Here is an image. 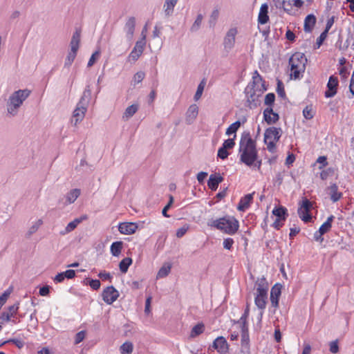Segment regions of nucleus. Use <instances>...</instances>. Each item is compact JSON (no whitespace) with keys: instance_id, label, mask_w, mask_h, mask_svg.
Here are the masks:
<instances>
[{"instance_id":"nucleus-33","label":"nucleus","mask_w":354,"mask_h":354,"mask_svg":"<svg viewBox=\"0 0 354 354\" xmlns=\"http://www.w3.org/2000/svg\"><path fill=\"white\" fill-rule=\"evenodd\" d=\"M132 263V259L130 257L124 258L119 263V268L122 273H126L129 267Z\"/></svg>"},{"instance_id":"nucleus-47","label":"nucleus","mask_w":354,"mask_h":354,"mask_svg":"<svg viewBox=\"0 0 354 354\" xmlns=\"http://www.w3.org/2000/svg\"><path fill=\"white\" fill-rule=\"evenodd\" d=\"M236 138V135L234 136L233 138H229L227 140H225L224 142L223 143L222 147L226 149H232L235 145L234 139Z\"/></svg>"},{"instance_id":"nucleus-48","label":"nucleus","mask_w":354,"mask_h":354,"mask_svg":"<svg viewBox=\"0 0 354 354\" xmlns=\"http://www.w3.org/2000/svg\"><path fill=\"white\" fill-rule=\"evenodd\" d=\"M275 100V95L273 93H268L265 97L264 103L266 105L271 106Z\"/></svg>"},{"instance_id":"nucleus-45","label":"nucleus","mask_w":354,"mask_h":354,"mask_svg":"<svg viewBox=\"0 0 354 354\" xmlns=\"http://www.w3.org/2000/svg\"><path fill=\"white\" fill-rule=\"evenodd\" d=\"M41 224H42V221L39 219L34 225H32L29 228V230L26 234V236L30 237L32 234L35 233Z\"/></svg>"},{"instance_id":"nucleus-30","label":"nucleus","mask_w":354,"mask_h":354,"mask_svg":"<svg viewBox=\"0 0 354 354\" xmlns=\"http://www.w3.org/2000/svg\"><path fill=\"white\" fill-rule=\"evenodd\" d=\"M178 0H165L164 3L165 13L167 17L173 14L174 8L176 5Z\"/></svg>"},{"instance_id":"nucleus-5","label":"nucleus","mask_w":354,"mask_h":354,"mask_svg":"<svg viewBox=\"0 0 354 354\" xmlns=\"http://www.w3.org/2000/svg\"><path fill=\"white\" fill-rule=\"evenodd\" d=\"M208 225L231 235L235 234L239 227V221L235 218L231 216H224L212 220Z\"/></svg>"},{"instance_id":"nucleus-35","label":"nucleus","mask_w":354,"mask_h":354,"mask_svg":"<svg viewBox=\"0 0 354 354\" xmlns=\"http://www.w3.org/2000/svg\"><path fill=\"white\" fill-rule=\"evenodd\" d=\"M203 19V15L202 14H198L196 19L190 28L192 32H197L200 29Z\"/></svg>"},{"instance_id":"nucleus-23","label":"nucleus","mask_w":354,"mask_h":354,"mask_svg":"<svg viewBox=\"0 0 354 354\" xmlns=\"http://www.w3.org/2000/svg\"><path fill=\"white\" fill-rule=\"evenodd\" d=\"M316 23V17L314 15L310 14L307 15L304 20V29L306 32H312Z\"/></svg>"},{"instance_id":"nucleus-60","label":"nucleus","mask_w":354,"mask_h":354,"mask_svg":"<svg viewBox=\"0 0 354 354\" xmlns=\"http://www.w3.org/2000/svg\"><path fill=\"white\" fill-rule=\"evenodd\" d=\"M327 35L328 33L326 32V31H323L319 35V37L317 39L316 45L317 48H319L322 46L324 41L326 39Z\"/></svg>"},{"instance_id":"nucleus-9","label":"nucleus","mask_w":354,"mask_h":354,"mask_svg":"<svg viewBox=\"0 0 354 354\" xmlns=\"http://www.w3.org/2000/svg\"><path fill=\"white\" fill-rule=\"evenodd\" d=\"M136 19L134 17H129L123 28L125 36L129 41H131L136 28Z\"/></svg>"},{"instance_id":"nucleus-8","label":"nucleus","mask_w":354,"mask_h":354,"mask_svg":"<svg viewBox=\"0 0 354 354\" xmlns=\"http://www.w3.org/2000/svg\"><path fill=\"white\" fill-rule=\"evenodd\" d=\"M282 135V129L279 127H271L267 128L264 133V142L268 140L279 141Z\"/></svg>"},{"instance_id":"nucleus-57","label":"nucleus","mask_w":354,"mask_h":354,"mask_svg":"<svg viewBox=\"0 0 354 354\" xmlns=\"http://www.w3.org/2000/svg\"><path fill=\"white\" fill-rule=\"evenodd\" d=\"M249 312H250L249 307L247 306L244 311V313L242 315L240 319L239 320V322L241 323V325H247V319L249 316Z\"/></svg>"},{"instance_id":"nucleus-15","label":"nucleus","mask_w":354,"mask_h":354,"mask_svg":"<svg viewBox=\"0 0 354 354\" xmlns=\"http://www.w3.org/2000/svg\"><path fill=\"white\" fill-rule=\"evenodd\" d=\"M138 229V225L135 223H122L119 224L118 230L123 234H133Z\"/></svg>"},{"instance_id":"nucleus-13","label":"nucleus","mask_w":354,"mask_h":354,"mask_svg":"<svg viewBox=\"0 0 354 354\" xmlns=\"http://www.w3.org/2000/svg\"><path fill=\"white\" fill-rule=\"evenodd\" d=\"M263 119L268 124H275L279 120V115L272 107H268L263 111Z\"/></svg>"},{"instance_id":"nucleus-2","label":"nucleus","mask_w":354,"mask_h":354,"mask_svg":"<svg viewBox=\"0 0 354 354\" xmlns=\"http://www.w3.org/2000/svg\"><path fill=\"white\" fill-rule=\"evenodd\" d=\"M31 91L28 89L18 90L15 91L10 97L7 102V111L11 116H15L18 113V109L23 104Z\"/></svg>"},{"instance_id":"nucleus-62","label":"nucleus","mask_w":354,"mask_h":354,"mask_svg":"<svg viewBox=\"0 0 354 354\" xmlns=\"http://www.w3.org/2000/svg\"><path fill=\"white\" fill-rule=\"evenodd\" d=\"M188 229H189L188 225H184L182 227L178 228L176 231V236L178 238L183 237L185 234V233L187 232Z\"/></svg>"},{"instance_id":"nucleus-51","label":"nucleus","mask_w":354,"mask_h":354,"mask_svg":"<svg viewBox=\"0 0 354 354\" xmlns=\"http://www.w3.org/2000/svg\"><path fill=\"white\" fill-rule=\"evenodd\" d=\"M277 92L279 97H286V93H285V90H284L283 84L281 80H278V82H277Z\"/></svg>"},{"instance_id":"nucleus-55","label":"nucleus","mask_w":354,"mask_h":354,"mask_svg":"<svg viewBox=\"0 0 354 354\" xmlns=\"http://www.w3.org/2000/svg\"><path fill=\"white\" fill-rule=\"evenodd\" d=\"M100 51L99 50L95 51L92 54L91 57H90V59L88 60V64H87L88 67H91L95 64V60L100 56Z\"/></svg>"},{"instance_id":"nucleus-31","label":"nucleus","mask_w":354,"mask_h":354,"mask_svg":"<svg viewBox=\"0 0 354 354\" xmlns=\"http://www.w3.org/2000/svg\"><path fill=\"white\" fill-rule=\"evenodd\" d=\"M268 295H256L254 299L255 305L259 309L263 310L266 307Z\"/></svg>"},{"instance_id":"nucleus-36","label":"nucleus","mask_w":354,"mask_h":354,"mask_svg":"<svg viewBox=\"0 0 354 354\" xmlns=\"http://www.w3.org/2000/svg\"><path fill=\"white\" fill-rule=\"evenodd\" d=\"M171 264L164 265L162 266L157 273V278H164L167 277L170 271H171Z\"/></svg>"},{"instance_id":"nucleus-49","label":"nucleus","mask_w":354,"mask_h":354,"mask_svg":"<svg viewBox=\"0 0 354 354\" xmlns=\"http://www.w3.org/2000/svg\"><path fill=\"white\" fill-rule=\"evenodd\" d=\"M312 207H313L312 203L308 199L305 198L304 199H303L302 203L299 208H302L304 209V211H305L306 212H310V209H312Z\"/></svg>"},{"instance_id":"nucleus-11","label":"nucleus","mask_w":354,"mask_h":354,"mask_svg":"<svg viewBox=\"0 0 354 354\" xmlns=\"http://www.w3.org/2000/svg\"><path fill=\"white\" fill-rule=\"evenodd\" d=\"M282 285L281 283L274 284L270 291V302L272 307L277 308L279 307V299L281 293Z\"/></svg>"},{"instance_id":"nucleus-6","label":"nucleus","mask_w":354,"mask_h":354,"mask_svg":"<svg viewBox=\"0 0 354 354\" xmlns=\"http://www.w3.org/2000/svg\"><path fill=\"white\" fill-rule=\"evenodd\" d=\"M252 79V82L250 83L245 88L248 107L251 109L257 108L260 104L259 100V95H256L254 87L257 84L263 81L261 76L259 74L257 71H254Z\"/></svg>"},{"instance_id":"nucleus-7","label":"nucleus","mask_w":354,"mask_h":354,"mask_svg":"<svg viewBox=\"0 0 354 354\" xmlns=\"http://www.w3.org/2000/svg\"><path fill=\"white\" fill-rule=\"evenodd\" d=\"M119 295L118 291L113 286L106 287L102 294L104 301L109 305L116 301Z\"/></svg>"},{"instance_id":"nucleus-10","label":"nucleus","mask_w":354,"mask_h":354,"mask_svg":"<svg viewBox=\"0 0 354 354\" xmlns=\"http://www.w3.org/2000/svg\"><path fill=\"white\" fill-rule=\"evenodd\" d=\"M338 85L339 82L337 77L334 75L330 76L326 85L327 90L324 93V96L326 98L334 97L337 93Z\"/></svg>"},{"instance_id":"nucleus-32","label":"nucleus","mask_w":354,"mask_h":354,"mask_svg":"<svg viewBox=\"0 0 354 354\" xmlns=\"http://www.w3.org/2000/svg\"><path fill=\"white\" fill-rule=\"evenodd\" d=\"M122 241L113 242L110 248L111 253L114 257H118L122 249Z\"/></svg>"},{"instance_id":"nucleus-28","label":"nucleus","mask_w":354,"mask_h":354,"mask_svg":"<svg viewBox=\"0 0 354 354\" xmlns=\"http://www.w3.org/2000/svg\"><path fill=\"white\" fill-rule=\"evenodd\" d=\"M249 332L247 325H241V346L248 348L249 347Z\"/></svg>"},{"instance_id":"nucleus-22","label":"nucleus","mask_w":354,"mask_h":354,"mask_svg":"<svg viewBox=\"0 0 354 354\" xmlns=\"http://www.w3.org/2000/svg\"><path fill=\"white\" fill-rule=\"evenodd\" d=\"M268 6L266 3L261 5L258 16V22L260 24H265L269 20L268 17Z\"/></svg>"},{"instance_id":"nucleus-39","label":"nucleus","mask_w":354,"mask_h":354,"mask_svg":"<svg viewBox=\"0 0 354 354\" xmlns=\"http://www.w3.org/2000/svg\"><path fill=\"white\" fill-rule=\"evenodd\" d=\"M133 348V344L130 342H125L120 346V351L122 354H130L132 353Z\"/></svg>"},{"instance_id":"nucleus-34","label":"nucleus","mask_w":354,"mask_h":354,"mask_svg":"<svg viewBox=\"0 0 354 354\" xmlns=\"http://www.w3.org/2000/svg\"><path fill=\"white\" fill-rule=\"evenodd\" d=\"M77 50L71 49V51L68 53L64 62V67L69 68L73 61L75 60L77 55Z\"/></svg>"},{"instance_id":"nucleus-54","label":"nucleus","mask_w":354,"mask_h":354,"mask_svg":"<svg viewBox=\"0 0 354 354\" xmlns=\"http://www.w3.org/2000/svg\"><path fill=\"white\" fill-rule=\"evenodd\" d=\"M86 284H88L95 290H98L100 287V281L98 279H88Z\"/></svg>"},{"instance_id":"nucleus-63","label":"nucleus","mask_w":354,"mask_h":354,"mask_svg":"<svg viewBox=\"0 0 354 354\" xmlns=\"http://www.w3.org/2000/svg\"><path fill=\"white\" fill-rule=\"evenodd\" d=\"M283 180V172H278L276 174L275 178H274V182L278 186H280Z\"/></svg>"},{"instance_id":"nucleus-19","label":"nucleus","mask_w":354,"mask_h":354,"mask_svg":"<svg viewBox=\"0 0 354 354\" xmlns=\"http://www.w3.org/2000/svg\"><path fill=\"white\" fill-rule=\"evenodd\" d=\"M253 194L254 193L246 194L240 199V201L237 206V209L239 211L243 212L250 207V204L253 201Z\"/></svg>"},{"instance_id":"nucleus-29","label":"nucleus","mask_w":354,"mask_h":354,"mask_svg":"<svg viewBox=\"0 0 354 354\" xmlns=\"http://www.w3.org/2000/svg\"><path fill=\"white\" fill-rule=\"evenodd\" d=\"M335 216L333 215H330L327 218V220L320 226L319 229V233L321 234H324L327 233L332 227V222L333 221Z\"/></svg>"},{"instance_id":"nucleus-40","label":"nucleus","mask_w":354,"mask_h":354,"mask_svg":"<svg viewBox=\"0 0 354 354\" xmlns=\"http://www.w3.org/2000/svg\"><path fill=\"white\" fill-rule=\"evenodd\" d=\"M299 218L305 223L310 222L312 219V216L310 212H305L302 208H299L297 210Z\"/></svg>"},{"instance_id":"nucleus-64","label":"nucleus","mask_w":354,"mask_h":354,"mask_svg":"<svg viewBox=\"0 0 354 354\" xmlns=\"http://www.w3.org/2000/svg\"><path fill=\"white\" fill-rule=\"evenodd\" d=\"M234 243V240L232 238L225 239L223 241V248L226 250H230Z\"/></svg>"},{"instance_id":"nucleus-43","label":"nucleus","mask_w":354,"mask_h":354,"mask_svg":"<svg viewBox=\"0 0 354 354\" xmlns=\"http://www.w3.org/2000/svg\"><path fill=\"white\" fill-rule=\"evenodd\" d=\"M218 15H219V12L217 9L216 10H214L209 17V27L211 28H213L216 23V21L218 18Z\"/></svg>"},{"instance_id":"nucleus-24","label":"nucleus","mask_w":354,"mask_h":354,"mask_svg":"<svg viewBox=\"0 0 354 354\" xmlns=\"http://www.w3.org/2000/svg\"><path fill=\"white\" fill-rule=\"evenodd\" d=\"M272 214L277 217L276 218L282 221H286L288 216V209L281 205L275 207L272 210Z\"/></svg>"},{"instance_id":"nucleus-18","label":"nucleus","mask_w":354,"mask_h":354,"mask_svg":"<svg viewBox=\"0 0 354 354\" xmlns=\"http://www.w3.org/2000/svg\"><path fill=\"white\" fill-rule=\"evenodd\" d=\"M198 113V107L196 104H193L189 106L186 112V122L188 124H191L196 118Z\"/></svg>"},{"instance_id":"nucleus-52","label":"nucleus","mask_w":354,"mask_h":354,"mask_svg":"<svg viewBox=\"0 0 354 354\" xmlns=\"http://www.w3.org/2000/svg\"><path fill=\"white\" fill-rule=\"evenodd\" d=\"M146 45V40L140 39L136 41V45L134 46V49L138 51V53H143L145 46Z\"/></svg>"},{"instance_id":"nucleus-3","label":"nucleus","mask_w":354,"mask_h":354,"mask_svg":"<svg viewBox=\"0 0 354 354\" xmlns=\"http://www.w3.org/2000/svg\"><path fill=\"white\" fill-rule=\"evenodd\" d=\"M91 91L89 86H86L82 93V95L78 102L75 109L73 113V118L71 119V123L76 126L80 122H81L87 110V107L91 99Z\"/></svg>"},{"instance_id":"nucleus-59","label":"nucleus","mask_w":354,"mask_h":354,"mask_svg":"<svg viewBox=\"0 0 354 354\" xmlns=\"http://www.w3.org/2000/svg\"><path fill=\"white\" fill-rule=\"evenodd\" d=\"M10 293H11V291L9 290H7L0 296V308H1L6 302Z\"/></svg>"},{"instance_id":"nucleus-58","label":"nucleus","mask_w":354,"mask_h":354,"mask_svg":"<svg viewBox=\"0 0 354 354\" xmlns=\"http://www.w3.org/2000/svg\"><path fill=\"white\" fill-rule=\"evenodd\" d=\"M229 156V153L227 152V149H224L223 147H220L218 150L217 156L222 159L225 160Z\"/></svg>"},{"instance_id":"nucleus-16","label":"nucleus","mask_w":354,"mask_h":354,"mask_svg":"<svg viewBox=\"0 0 354 354\" xmlns=\"http://www.w3.org/2000/svg\"><path fill=\"white\" fill-rule=\"evenodd\" d=\"M257 295H268V283L266 278L262 277L259 278L256 281Z\"/></svg>"},{"instance_id":"nucleus-12","label":"nucleus","mask_w":354,"mask_h":354,"mask_svg":"<svg viewBox=\"0 0 354 354\" xmlns=\"http://www.w3.org/2000/svg\"><path fill=\"white\" fill-rule=\"evenodd\" d=\"M237 33L236 28L230 29L224 38V47L225 49H232L235 44V37Z\"/></svg>"},{"instance_id":"nucleus-44","label":"nucleus","mask_w":354,"mask_h":354,"mask_svg":"<svg viewBox=\"0 0 354 354\" xmlns=\"http://www.w3.org/2000/svg\"><path fill=\"white\" fill-rule=\"evenodd\" d=\"M279 7L289 13L292 8V0H283L282 2H279Z\"/></svg>"},{"instance_id":"nucleus-14","label":"nucleus","mask_w":354,"mask_h":354,"mask_svg":"<svg viewBox=\"0 0 354 354\" xmlns=\"http://www.w3.org/2000/svg\"><path fill=\"white\" fill-rule=\"evenodd\" d=\"M212 346L217 350L220 353L227 352L229 345L225 337L221 336L215 339L213 342Z\"/></svg>"},{"instance_id":"nucleus-56","label":"nucleus","mask_w":354,"mask_h":354,"mask_svg":"<svg viewBox=\"0 0 354 354\" xmlns=\"http://www.w3.org/2000/svg\"><path fill=\"white\" fill-rule=\"evenodd\" d=\"M142 54V53H138V51L136 50V49L133 48V50L130 53L128 58H129V60H132L133 62H136V61H137L138 59V58L140 57V56Z\"/></svg>"},{"instance_id":"nucleus-21","label":"nucleus","mask_w":354,"mask_h":354,"mask_svg":"<svg viewBox=\"0 0 354 354\" xmlns=\"http://www.w3.org/2000/svg\"><path fill=\"white\" fill-rule=\"evenodd\" d=\"M19 309V304L17 303L12 306L8 307V312H3L0 316V319L9 322L10 320V317L17 314Z\"/></svg>"},{"instance_id":"nucleus-38","label":"nucleus","mask_w":354,"mask_h":354,"mask_svg":"<svg viewBox=\"0 0 354 354\" xmlns=\"http://www.w3.org/2000/svg\"><path fill=\"white\" fill-rule=\"evenodd\" d=\"M204 329H205V326L203 323L197 324L192 329L191 335H190L191 337H196V336L201 335V333H203Z\"/></svg>"},{"instance_id":"nucleus-20","label":"nucleus","mask_w":354,"mask_h":354,"mask_svg":"<svg viewBox=\"0 0 354 354\" xmlns=\"http://www.w3.org/2000/svg\"><path fill=\"white\" fill-rule=\"evenodd\" d=\"M81 191L80 189H73L70 190L65 196L66 201L64 203V205L73 203L76 199L80 196Z\"/></svg>"},{"instance_id":"nucleus-53","label":"nucleus","mask_w":354,"mask_h":354,"mask_svg":"<svg viewBox=\"0 0 354 354\" xmlns=\"http://www.w3.org/2000/svg\"><path fill=\"white\" fill-rule=\"evenodd\" d=\"M145 77V73L142 71L137 72L133 76L134 85L141 82Z\"/></svg>"},{"instance_id":"nucleus-26","label":"nucleus","mask_w":354,"mask_h":354,"mask_svg":"<svg viewBox=\"0 0 354 354\" xmlns=\"http://www.w3.org/2000/svg\"><path fill=\"white\" fill-rule=\"evenodd\" d=\"M328 190L330 200L333 203L338 201L342 198V193L338 192V186L335 183L331 185L328 187Z\"/></svg>"},{"instance_id":"nucleus-46","label":"nucleus","mask_w":354,"mask_h":354,"mask_svg":"<svg viewBox=\"0 0 354 354\" xmlns=\"http://www.w3.org/2000/svg\"><path fill=\"white\" fill-rule=\"evenodd\" d=\"M205 81L204 80L198 84V88H197V90H196V92L194 95V100L196 101H197L198 100H199L202 95V93L203 92V90H204V87H205Z\"/></svg>"},{"instance_id":"nucleus-1","label":"nucleus","mask_w":354,"mask_h":354,"mask_svg":"<svg viewBox=\"0 0 354 354\" xmlns=\"http://www.w3.org/2000/svg\"><path fill=\"white\" fill-rule=\"evenodd\" d=\"M239 153L240 162L248 167H252L257 160L258 151L256 141L251 138L250 132L243 133L239 142Z\"/></svg>"},{"instance_id":"nucleus-4","label":"nucleus","mask_w":354,"mask_h":354,"mask_svg":"<svg viewBox=\"0 0 354 354\" xmlns=\"http://www.w3.org/2000/svg\"><path fill=\"white\" fill-rule=\"evenodd\" d=\"M306 62L307 59L305 55L299 52L294 53L290 57L288 63L290 66V76L292 78L297 80L303 77Z\"/></svg>"},{"instance_id":"nucleus-37","label":"nucleus","mask_w":354,"mask_h":354,"mask_svg":"<svg viewBox=\"0 0 354 354\" xmlns=\"http://www.w3.org/2000/svg\"><path fill=\"white\" fill-rule=\"evenodd\" d=\"M138 106L137 104H132L129 106L126 109L123 115V118H131L138 111Z\"/></svg>"},{"instance_id":"nucleus-17","label":"nucleus","mask_w":354,"mask_h":354,"mask_svg":"<svg viewBox=\"0 0 354 354\" xmlns=\"http://www.w3.org/2000/svg\"><path fill=\"white\" fill-rule=\"evenodd\" d=\"M223 181V178L219 174H211L207 181L208 187L216 191L218 185Z\"/></svg>"},{"instance_id":"nucleus-61","label":"nucleus","mask_w":354,"mask_h":354,"mask_svg":"<svg viewBox=\"0 0 354 354\" xmlns=\"http://www.w3.org/2000/svg\"><path fill=\"white\" fill-rule=\"evenodd\" d=\"M85 337V332L84 330H81L78 332L75 337V344H78L81 342L83 341V339Z\"/></svg>"},{"instance_id":"nucleus-42","label":"nucleus","mask_w":354,"mask_h":354,"mask_svg":"<svg viewBox=\"0 0 354 354\" xmlns=\"http://www.w3.org/2000/svg\"><path fill=\"white\" fill-rule=\"evenodd\" d=\"M303 115L306 120H311L315 115L312 105L306 106L303 110Z\"/></svg>"},{"instance_id":"nucleus-25","label":"nucleus","mask_w":354,"mask_h":354,"mask_svg":"<svg viewBox=\"0 0 354 354\" xmlns=\"http://www.w3.org/2000/svg\"><path fill=\"white\" fill-rule=\"evenodd\" d=\"M86 217V216L81 217V218H77L74 219L73 221L70 222L67 226L65 227L64 230L60 232V234L62 235H65L72 231H73L77 226L78 224H80L84 219H85Z\"/></svg>"},{"instance_id":"nucleus-27","label":"nucleus","mask_w":354,"mask_h":354,"mask_svg":"<svg viewBox=\"0 0 354 354\" xmlns=\"http://www.w3.org/2000/svg\"><path fill=\"white\" fill-rule=\"evenodd\" d=\"M80 37L81 30L76 29L75 31L73 32V35L70 42L71 49L78 50L80 47Z\"/></svg>"},{"instance_id":"nucleus-41","label":"nucleus","mask_w":354,"mask_h":354,"mask_svg":"<svg viewBox=\"0 0 354 354\" xmlns=\"http://www.w3.org/2000/svg\"><path fill=\"white\" fill-rule=\"evenodd\" d=\"M241 123L239 120L236 121L235 122L232 123L227 129H226V135L230 136L232 133H235L237 130L241 127Z\"/></svg>"},{"instance_id":"nucleus-50","label":"nucleus","mask_w":354,"mask_h":354,"mask_svg":"<svg viewBox=\"0 0 354 354\" xmlns=\"http://www.w3.org/2000/svg\"><path fill=\"white\" fill-rule=\"evenodd\" d=\"M334 174V169L332 167L327 168L323 170L320 174V177L322 180H326L330 176H333Z\"/></svg>"}]
</instances>
